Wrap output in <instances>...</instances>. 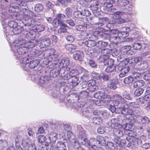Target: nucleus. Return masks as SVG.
Masks as SVG:
<instances>
[{"label":"nucleus","mask_w":150,"mask_h":150,"mask_svg":"<svg viewBox=\"0 0 150 150\" xmlns=\"http://www.w3.org/2000/svg\"><path fill=\"white\" fill-rule=\"evenodd\" d=\"M79 71V73H82V72L84 73L85 74V75H83V76H85V77H87V74L88 73V71H87L86 69L83 68L82 67H79L78 69Z\"/></svg>","instance_id":"nucleus-63"},{"label":"nucleus","mask_w":150,"mask_h":150,"mask_svg":"<svg viewBox=\"0 0 150 150\" xmlns=\"http://www.w3.org/2000/svg\"><path fill=\"white\" fill-rule=\"evenodd\" d=\"M135 83L134 84V86L135 88H138L142 86L144 84V82L142 80H139L134 81Z\"/></svg>","instance_id":"nucleus-45"},{"label":"nucleus","mask_w":150,"mask_h":150,"mask_svg":"<svg viewBox=\"0 0 150 150\" xmlns=\"http://www.w3.org/2000/svg\"><path fill=\"white\" fill-rule=\"evenodd\" d=\"M106 148L108 149L114 150L117 149V145L116 144H114L111 142H107Z\"/></svg>","instance_id":"nucleus-40"},{"label":"nucleus","mask_w":150,"mask_h":150,"mask_svg":"<svg viewBox=\"0 0 150 150\" xmlns=\"http://www.w3.org/2000/svg\"><path fill=\"white\" fill-rule=\"evenodd\" d=\"M67 40L69 42H72L74 40V38L73 36L70 35H67L65 36Z\"/></svg>","instance_id":"nucleus-62"},{"label":"nucleus","mask_w":150,"mask_h":150,"mask_svg":"<svg viewBox=\"0 0 150 150\" xmlns=\"http://www.w3.org/2000/svg\"><path fill=\"white\" fill-rule=\"evenodd\" d=\"M130 30V28L127 27H124L123 29V31L120 32H118V35L120 38H124L128 36L129 35V32Z\"/></svg>","instance_id":"nucleus-23"},{"label":"nucleus","mask_w":150,"mask_h":150,"mask_svg":"<svg viewBox=\"0 0 150 150\" xmlns=\"http://www.w3.org/2000/svg\"><path fill=\"white\" fill-rule=\"evenodd\" d=\"M0 5L1 9L2 10L0 13V19L1 21H4L8 18H12V13L16 12H13L12 10H9L10 6L8 7V4L4 3Z\"/></svg>","instance_id":"nucleus-3"},{"label":"nucleus","mask_w":150,"mask_h":150,"mask_svg":"<svg viewBox=\"0 0 150 150\" xmlns=\"http://www.w3.org/2000/svg\"><path fill=\"white\" fill-rule=\"evenodd\" d=\"M62 69H61L59 71L56 68H54L52 69L50 72V76L51 77H55L58 75H59L62 77V74L60 73V71Z\"/></svg>","instance_id":"nucleus-27"},{"label":"nucleus","mask_w":150,"mask_h":150,"mask_svg":"<svg viewBox=\"0 0 150 150\" xmlns=\"http://www.w3.org/2000/svg\"><path fill=\"white\" fill-rule=\"evenodd\" d=\"M56 148L57 150H65L66 147L63 142H60L57 144Z\"/></svg>","instance_id":"nucleus-37"},{"label":"nucleus","mask_w":150,"mask_h":150,"mask_svg":"<svg viewBox=\"0 0 150 150\" xmlns=\"http://www.w3.org/2000/svg\"><path fill=\"white\" fill-rule=\"evenodd\" d=\"M66 18V16L63 14L59 13L57 15L56 18L52 21V24L55 28H57L59 25L66 26L64 22V20Z\"/></svg>","instance_id":"nucleus-7"},{"label":"nucleus","mask_w":150,"mask_h":150,"mask_svg":"<svg viewBox=\"0 0 150 150\" xmlns=\"http://www.w3.org/2000/svg\"><path fill=\"white\" fill-rule=\"evenodd\" d=\"M100 50L95 48H87L85 49V52L87 55H90L93 53H96L99 54L100 52Z\"/></svg>","instance_id":"nucleus-34"},{"label":"nucleus","mask_w":150,"mask_h":150,"mask_svg":"<svg viewBox=\"0 0 150 150\" xmlns=\"http://www.w3.org/2000/svg\"><path fill=\"white\" fill-rule=\"evenodd\" d=\"M14 2H12L10 4V8L9 10H12L13 12H17L20 7H23V6H21V4H23L24 0H15Z\"/></svg>","instance_id":"nucleus-12"},{"label":"nucleus","mask_w":150,"mask_h":150,"mask_svg":"<svg viewBox=\"0 0 150 150\" xmlns=\"http://www.w3.org/2000/svg\"><path fill=\"white\" fill-rule=\"evenodd\" d=\"M121 3L122 6L125 7L124 11L127 12L126 14H127V15L128 16H127L125 17V19L127 21L131 20V15L132 14V8L131 6H129V1L127 0H121Z\"/></svg>","instance_id":"nucleus-8"},{"label":"nucleus","mask_w":150,"mask_h":150,"mask_svg":"<svg viewBox=\"0 0 150 150\" xmlns=\"http://www.w3.org/2000/svg\"><path fill=\"white\" fill-rule=\"evenodd\" d=\"M55 52V50L53 48L48 49L45 52L44 55L46 57H48L52 54H54Z\"/></svg>","instance_id":"nucleus-44"},{"label":"nucleus","mask_w":150,"mask_h":150,"mask_svg":"<svg viewBox=\"0 0 150 150\" xmlns=\"http://www.w3.org/2000/svg\"><path fill=\"white\" fill-rule=\"evenodd\" d=\"M66 49L71 53H73L75 51L76 47L73 44H69L65 46Z\"/></svg>","instance_id":"nucleus-35"},{"label":"nucleus","mask_w":150,"mask_h":150,"mask_svg":"<svg viewBox=\"0 0 150 150\" xmlns=\"http://www.w3.org/2000/svg\"><path fill=\"white\" fill-rule=\"evenodd\" d=\"M109 40L112 42L116 43L120 41V38L118 35V31L116 29L111 31Z\"/></svg>","instance_id":"nucleus-10"},{"label":"nucleus","mask_w":150,"mask_h":150,"mask_svg":"<svg viewBox=\"0 0 150 150\" xmlns=\"http://www.w3.org/2000/svg\"><path fill=\"white\" fill-rule=\"evenodd\" d=\"M70 69L69 67H67L65 69H62L60 73L62 74V77L64 80H69L72 77L78 75L79 71L75 69H73L70 71Z\"/></svg>","instance_id":"nucleus-5"},{"label":"nucleus","mask_w":150,"mask_h":150,"mask_svg":"<svg viewBox=\"0 0 150 150\" xmlns=\"http://www.w3.org/2000/svg\"><path fill=\"white\" fill-rule=\"evenodd\" d=\"M117 125V124H116ZM113 124L112 125V128L113 129V135L117 137L120 138L123 135V131L124 129L121 125H117L118 126H115Z\"/></svg>","instance_id":"nucleus-9"},{"label":"nucleus","mask_w":150,"mask_h":150,"mask_svg":"<svg viewBox=\"0 0 150 150\" xmlns=\"http://www.w3.org/2000/svg\"><path fill=\"white\" fill-rule=\"evenodd\" d=\"M132 115L130 117V120L132 122H134L136 121V118L138 116H140L139 115V112L137 109H134L132 110Z\"/></svg>","instance_id":"nucleus-29"},{"label":"nucleus","mask_w":150,"mask_h":150,"mask_svg":"<svg viewBox=\"0 0 150 150\" xmlns=\"http://www.w3.org/2000/svg\"><path fill=\"white\" fill-rule=\"evenodd\" d=\"M110 81V82L108 83V87L110 88L115 89L117 88L116 84L118 83L117 80L112 79Z\"/></svg>","instance_id":"nucleus-32"},{"label":"nucleus","mask_w":150,"mask_h":150,"mask_svg":"<svg viewBox=\"0 0 150 150\" xmlns=\"http://www.w3.org/2000/svg\"><path fill=\"white\" fill-rule=\"evenodd\" d=\"M46 140V137L44 135H40L37 137V141L40 143H45V144Z\"/></svg>","instance_id":"nucleus-49"},{"label":"nucleus","mask_w":150,"mask_h":150,"mask_svg":"<svg viewBox=\"0 0 150 150\" xmlns=\"http://www.w3.org/2000/svg\"><path fill=\"white\" fill-rule=\"evenodd\" d=\"M88 84L89 87L88 89L90 91H94L97 90L98 89V87L96 84V81H91Z\"/></svg>","instance_id":"nucleus-25"},{"label":"nucleus","mask_w":150,"mask_h":150,"mask_svg":"<svg viewBox=\"0 0 150 150\" xmlns=\"http://www.w3.org/2000/svg\"><path fill=\"white\" fill-rule=\"evenodd\" d=\"M26 40H23V39H22L21 40L18 39L16 40L13 43L12 47H11L12 49L13 47L15 48H18V47L23 45H25Z\"/></svg>","instance_id":"nucleus-20"},{"label":"nucleus","mask_w":150,"mask_h":150,"mask_svg":"<svg viewBox=\"0 0 150 150\" xmlns=\"http://www.w3.org/2000/svg\"><path fill=\"white\" fill-rule=\"evenodd\" d=\"M51 43L50 40V39L45 38L42 39L40 43V46L41 47H47L49 46Z\"/></svg>","instance_id":"nucleus-26"},{"label":"nucleus","mask_w":150,"mask_h":150,"mask_svg":"<svg viewBox=\"0 0 150 150\" xmlns=\"http://www.w3.org/2000/svg\"><path fill=\"white\" fill-rule=\"evenodd\" d=\"M67 136L70 142L72 140L73 142L74 141V139L76 138L75 136L73 134L71 131L67 132Z\"/></svg>","instance_id":"nucleus-48"},{"label":"nucleus","mask_w":150,"mask_h":150,"mask_svg":"<svg viewBox=\"0 0 150 150\" xmlns=\"http://www.w3.org/2000/svg\"><path fill=\"white\" fill-rule=\"evenodd\" d=\"M86 135L85 133V131H81L79 132L78 140L81 139L86 137Z\"/></svg>","instance_id":"nucleus-64"},{"label":"nucleus","mask_w":150,"mask_h":150,"mask_svg":"<svg viewBox=\"0 0 150 150\" xmlns=\"http://www.w3.org/2000/svg\"><path fill=\"white\" fill-rule=\"evenodd\" d=\"M15 13L16 12L12 13V18L18 20L20 21L23 20V22L24 23V14L23 9L19 13Z\"/></svg>","instance_id":"nucleus-17"},{"label":"nucleus","mask_w":150,"mask_h":150,"mask_svg":"<svg viewBox=\"0 0 150 150\" xmlns=\"http://www.w3.org/2000/svg\"><path fill=\"white\" fill-rule=\"evenodd\" d=\"M83 57V53L82 52L80 51H76L73 55L74 59L79 61H82Z\"/></svg>","instance_id":"nucleus-28"},{"label":"nucleus","mask_w":150,"mask_h":150,"mask_svg":"<svg viewBox=\"0 0 150 150\" xmlns=\"http://www.w3.org/2000/svg\"><path fill=\"white\" fill-rule=\"evenodd\" d=\"M132 47L130 45H126L122 47V51L127 55H131L134 54V52L131 50Z\"/></svg>","instance_id":"nucleus-24"},{"label":"nucleus","mask_w":150,"mask_h":150,"mask_svg":"<svg viewBox=\"0 0 150 150\" xmlns=\"http://www.w3.org/2000/svg\"><path fill=\"white\" fill-rule=\"evenodd\" d=\"M110 36V34H106L104 33H102L101 34H100L99 37L101 39H103L105 40H109Z\"/></svg>","instance_id":"nucleus-59"},{"label":"nucleus","mask_w":150,"mask_h":150,"mask_svg":"<svg viewBox=\"0 0 150 150\" xmlns=\"http://www.w3.org/2000/svg\"><path fill=\"white\" fill-rule=\"evenodd\" d=\"M40 62L39 59H34L29 57H23L21 62V66L26 71L29 68L33 69L37 67Z\"/></svg>","instance_id":"nucleus-2"},{"label":"nucleus","mask_w":150,"mask_h":150,"mask_svg":"<svg viewBox=\"0 0 150 150\" xmlns=\"http://www.w3.org/2000/svg\"><path fill=\"white\" fill-rule=\"evenodd\" d=\"M112 4L110 2H107L104 4V9L105 13H108L107 9H110L112 7Z\"/></svg>","instance_id":"nucleus-54"},{"label":"nucleus","mask_w":150,"mask_h":150,"mask_svg":"<svg viewBox=\"0 0 150 150\" xmlns=\"http://www.w3.org/2000/svg\"><path fill=\"white\" fill-rule=\"evenodd\" d=\"M96 140L95 138H91L89 140H88L86 137H85L81 139L78 140L79 142L81 144H82L85 145V146L87 147L91 146V145H93L95 144L94 143L93 141H96Z\"/></svg>","instance_id":"nucleus-13"},{"label":"nucleus","mask_w":150,"mask_h":150,"mask_svg":"<svg viewBox=\"0 0 150 150\" xmlns=\"http://www.w3.org/2000/svg\"><path fill=\"white\" fill-rule=\"evenodd\" d=\"M8 25L9 27L13 29L18 26V23L14 21H10L8 22Z\"/></svg>","instance_id":"nucleus-60"},{"label":"nucleus","mask_w":150,"mask_h":150,"mask_svg":"<svg viewBox=\"0 0 150 150\" xmlns=\"http://www.w3.org/2000/svg\"><path fill=\"white\" fill-rule=\"evenodd\" d=\"M109 138L106 136L103 137L101 136H99L97 137V139H96V141H93L94 143L97 142L103 145H105L106 142L109 141Z\"/></svg>","instance_id":"nucleus-19"},{"label":"nucleus","mask_w":150,"mask_h":150,"mask_svg":"<svg viewBox=\"0 0 150 150\" xmlns=\"http://www.w3.org/2000/svg\"><path fill=\"white\" fill-rule=\"evenodd\" d=\"M33 27V30L35 32L36 31L38 32H40L44 31L45 30V27L43 25L41 24H38Z\"/></svg>","instance_id":"nucleus-41"},{"label":"nucleus","mask_w":150,"mask_h":150,"mask_svg":"<svg viewBox=\"0 0 150 150\" xmlns=\"http://www.w3.org/2000/svg\"><path fill=\"white\" fill-rule=\"evenodd\" d=\"M43 9V6L41 4H36L35 7V10L37 12H39L42 11Z\"/></svg>","instance_id":"nucleus-58"},{"label":"nucleus","mask_w":150,"mask_h":150,"mask_svg":"<svg viewBox=\"0 0 150 150\" xmlns=\"http://www.w3.org/2000/svg\"><path fill=\"white\" fill-rule=\"evenodd\" d=\"M23 28L20 26L18 25L14 27L11 30V32L15 34H18L21 33L23 30Z\"/></svg>","instance_id":"nucleus-38"},{"label":"nucleus","mask_w":150,"mask_h":150,"mask_svg":"<svg viewBox=\"0 0 150 150\" xmlns=\"http://www.w3.org/2000/svg\"><path fill=\"white\" fill-rule=\"evenodd\" d=\"M72 83V86H76L79 83V78L78 77H75L72 79L71 81H70Z\"/></svg>","instance_id":"nucleus-55"},{"label":"nucleus","mask_w":150,"mask_h":150,"mask_svg":"<svg viewBox=\"0 0 150 150\" xmlns=\"http://www.w3.org/2000/svg\"><path fill=\"white\" fill-rule=\"evenodd\" d=\"M146 94L144 96V99L146 101L150 100V86L146 88Z\"/></svg>","instance_id":"nucleus-50"},{"label":"nucleus","mask_w":150,"mask_h":150,"mask_svg":"<svg viewBox=\"0 0 150 150\" xmlns=\"http://www.w3.org/2000/svg\"><path fill=\"white\" fill-rule=\"evenodd\" d=\"M49 138L50 141L52 142H55L57 139V134L56 133L54 132H51L49 134Z\"/></svg>","instance_id":"nucleus-42"},{"label":"nucleus","mask_w":150,"mask_h":150,"mask_svg":"<svg viewBox=\"0 0 150 150\" xmlns=\"http://www.w3.org/2000/svg\"><path fill=\"white\" fill-rule=\"evenodd\" d=\"M133 81H135V80L134 79V77L129 76L124 79V82L125 84H128L131 83Z\"/></svg>","instance_id":"nucleus-53"},{"label":"nucleus","mask_w":150,"mask_h":150,"mask_svg":"<svg viewBox=\"0 0 150 150\" xmlns=\"http://www.w3.org/2000/svg\"><path fill=\"white\" fill-rule=\"evenodd\" d=\"M70 64L69 59L68 58H63L58 64L59 67L61 69H65Z\"/></svg>","instance_id":"nucleus-16"},{"label":"nucleus","mask_w":150,"mask_h":150,"mask_svg":"<svg viewBox=\"0 0 150 150\" xmlns=\"http://www.w3.org/2000/svg\"><path fill=\"white\" fill-rule=\"evenodd\" d=\"M23 8L24 14V24L25 25H30L33 24L31 21V18L34 16L36 17L34 13L32 11L27 9L25 7H22Z\"/></svg>","instance_id":"nucleus-6"},{"label":"nucleus","mask_w":150,"mask_h":150,"mask_svg":"<svg viewBox=\"0 0 150 150\" xmlns=\"http://www.w3.org/2000/svg\"><path fill=\"white\" fill-rule=\"evenodd\" d=\"M114 100L112 101L113 105L116 106H118L120 109V112L125 114L124 117L127 120H130V117L132 115V110L129 109V105L126 103V100L121 96L118 94H115L113 96Z\"/></svg>","instance_id":"nucleus-1"},{"label":"nucleus","mask_w":150,"mask_h":150,"mask_svg":"<svg viewBox=\"0 0 150 150\" xmlns=\"http://www.w3.org/2000/svg\"><path fill=\"white\" fill-rule=\"evenodd\" d=\"M39 41L38 40L32 39L28 42H25V46H27V47L32 48L37 45Z\"/></svg>","instance_id":"nucleus-21"},{"label":"nucleus","mask_w":150,"mask_h":150,"mask_svg":"<svg viewBox=\"0 0 150 150\" xmlns=\"http://www.w3.org/2000/svg\"><path fill=\"white\" fill-rule=\"evenodd\" d=\"M141 69L140 68H138L136 67L134 69V71L132 74H133L134 79H140L141 77L142 73L140 72Z\"/></svg>","instance_id":"nucleus-31"},{"label":"nucleus","mask_w":150,"mask_h":150,"mask_svg":"<svg viewBox=\"0 0 150 150\" xmlns=\"http://www.w3.org/2000/svg\"><path fill=\"white\" fill-rule=\"evenodd\" d=\"M57 58L58 56L57 55L55 54L54 53V54H52L51 55H50L48 57V58L49 59L50 61L51 62H55L54 64H55L56 62L57 61L58 59Z\"/></svg>","instance_id":"nucleus-51"},{"label":"nucleus","mask_w":150,"mask_h":150,"mask_svg":"<svg viewBox=\"0 0 150 150\" xmlns=\"http://www.w3.org/2000/svg\"><path fill=\"white\" fill-rule=\"evenodd\" d=\"M28 48L26 46H23L17 48L13 47L12 48V51L13 52L14 55L18 54L23 55L26 53L28 51Z\"/></svg>","instance_id":"nucleus-11"},{"label":"nucleus","mask_w":150,"mask_h":150,"mask_svg":"<svg viewBox=\"0 0 150 150\" xmlns=\"http://www.w3.org/2000/svg\"><path fill=\"white\" fill-rule=\"evenodd\" d=\"M117 59L120 60V61L121 62V63H120L118 65V66H121L122 64V62L125 61V63L126 64L129 62L130 61L129 59L127 58V56L125 54H123L119 57L117 58Z\"/></svg>","instance_id":"nucleus-33"},{"label":"nucleus","mask_w":150,"mask_h":150,"mask_svg":"<svg viewBox=\"0 0 150 150\" xmlns=\"http://www.w3.org/2000/svg\"><path fill=\"white\" fill-rule=\"evenodd\" d=\"M93 122L96 125H100L102 123V120L99 117H94L92 120Z\"/></svg>","instance_id":"nucleus-56"},{"label":"nucleus","mask_w":150,"mask_h":150,"mask_svg":"<svg viewBox=\"0 0 150 150\" xmlns=\"http://www.w3.org/2000/svg\"><path fill=\"white\" fill-rule=\"evenodd\" d=\"M133 125L132 123H126L125 124H124L123 125V129L125 128L126 130V131L130 130L129 129H132Z\"/></svg>","instance_id":"nucleus-61"},{"label":"nucleus","mask_w":150,"mask_h":150,"mask_svg":"<svg viewBox=\"0 0 150 150\" xmlns=\"http://www.w3.org/2000/svg\"><path fill=\"white\" fill-rule=\"evenodd\" d=\"M108 65H109V62H110V63L111 64V65L108 66L105 69V71L106 72L109 73L112 72L117 67H118L119 66H117L115 67L112 64L114 62L113 60L112 59H108Z\"/></svg>","instance_id":"nucleus-22"},{"label":"nucleus","mask_w":150,"mask_h":150,"mask_svg":"<svg viewBox=\"0 0 150 150\" xmlns=\"http://www.w3.org/2000/svg\"><path fill=\"white\" fill-rule=\"evenodd\" d=\"M100 76L101 79H102L105 81H110L112 79L111 75H107L103 73H101Z\"/></svg>","instance_id":"nucleus-43"},{"label":"nucleus","mask_w":150,"mask_h":150,"mask_svg":"<svg viewBox=\"0 0 150 150\" xmlns=\"http://www.w3.org/2000/svg\"><path fill=\"white\" fill-rule=\"evenodd\" d=\"M139 65L140 67V69H141L144 70L147 69L149 66L148 62L145 61H141Z\"/></svg>","instance_id":"nucleus-46"},{"label":"nucleus","mask_w":150,"mask_h":150,"mask_svg":"<svg viewBox=\"0 0 150 150\" xmlns=\"http://www.w3.org/2000/svg\"><path fill=\"white\" fill-rule=\"evenodd\" d=\"M108 45V44L106 42L99 41L97 43V47L96 48L100 50L102 48L106 47Z\"/></svg>","instance_id":"nucleus-36"},{"label":"nucleus","mask_w":150,"mask_h":150,"mask_svg":"<svg viewBox=\"0 0 150 150\" xmlns=\"http://www.w3.org/2000/svg\"><path fill=\"white\" fill-rule=\"evenodd\" d=\"M144 137V136H141L140 138L138 137H134L131 139V141L130 143L129 142L127 145L128 147L132 146V145L137 146V145L141 144L142 143V141L141 139Z\"/></svg>","instance_id":"nucleus-15"},{"label":"nucleus","mask_w":150,"mask_h":150,"mask_svg":"<svg viewBox=\"0 0 150 150\" xmlns=\"http://www.w3.org/2000/svg\"><path fill=\"white\" fill-rule=\"evenodd\" d=\"M16 146L22 145L23 147H26L28 145V142L23 138V137L21 135H18L15 139Z\"/></svg>","instance_id":"nucleus-14"},{"label":"nucleus","mask_w":150,"mask_h":150,"mask_svg":"<svg viewBox=\"0 0 150 150\" xmlns=\"http://www.w3.org/2000/svg\"><path fill=\"white\" fill-rule=\"evenodd\" d=\"M100 100L103 103L108 102L110 100V96L103 93Z\"/></svg>","instance_id":"nucleus-47"},{"label":"nucleus","mask_w":150,"mask_h":150,"mask_svg":"<svg viewBox=\"0 0 150 150\" xmlns=\"http://www.w3.org/2000/svg\"><path fill=\"white\" fill-rule=\"evenodd\" d=\"M82 43L87 47H91L97 45V42L94 40H89L86 41H82Z\"/></svg>","instance_id":"nucleus-30"},{"label":"nucleus","mask_w":150,"mask_h":150,"mask_svg":"<svg viewBox=\"0 0 150 150\" xmlns=\"http://www.w3.org/2000/svg\"><path fill=\"white\" fill-rule=\"evenodd\" d=\"M127 12L123 11V12L117 11L113 13V21L112 22H110L111 24H114L115 23L121 24L123 23L126 21H128L130 20H127L125 18V17L127 16L126 14Z\"/></svg>","instance_id":"nucleus-4"},{"label":"nucleus","mask_w":150,"mask_h":150,"mask_svg":"<svg viewBox=\"0 0 150 150\" xmlns=\"http://www.w3.org/2000/svg\"><path fill=\"white\" fill-rule=\"evenodd\" d=\"M74 16L77 18H82V14L81 11H76L73 13Z\"/></svg>","instance_id":"nucleus-57"},{"label":"nucleus","mask_w":150,"mask_h":150,"mask_svg":"<svg viewBox=\"0 0 150 150\" xmlns=\"http://www.w3.org/2000/svg\"><path fill=\"white\" fill-rule=\"evenodd\" d=\"M24 34L26 38L27 39H29L34 37L35 33V31H34L33 30H30L29 32L26 31L25 32Z\"/></svg>","instance_id":"nucleus-39"},{"label":"nucleus","mask_w":150,"mask_h":150,"mask_svg":"<svg viewBox=\"0 0 150 150\" xmlns=\"http://www.w3.org/2000/svg\"><path fill=\"white\" fill-rule=\"evenodd\" d=\"M136 121L138 123L142 124H148L150 123L149 118L145 116H138Z\"/></svg>","instance_id":"nucleus-18"},{"label":"nucleus","mask_w":150,"mask_h":150,"mask_svg":"<svg viewBox=\"0 0 150 150\" xmlns=\"http://www.w3.org/2000/svg\"><path fill=\"white\" fill-rule=\"evenodd\" d=\"M76 29L82 32H85L87 30V28L85 25H78L76 26Z\"/></svg>","instance_id":"nucleus-52"}]
</instances>
